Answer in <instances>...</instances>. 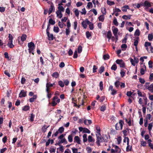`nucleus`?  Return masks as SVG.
I'll return each mask as SVG.
<instances>
[{
    "label": "nucleus",
    "instance_id": "obj_1",
    "mask_svg": "<svg viewBox=\"0 0 153 153\" xmlns=\"http://www.w3.org/2000/svg\"><path fill=\"white\" fill-rule=\"evenodd\" d=\"M97 137L96 143L98 146L100 145V143L103 142V136H102L101 134H96Z\"/></svg>",
    "mask_w": 153,
    "mask_h": 153
},
{
    "label": "nucleus",
    "instance_id": "obj_2",
    "mask_svg": "<svg viewBox=\"0 0 153 153\" xmlns=\"http://www.w3.org/2000/svg\"><path fill=\"white\" fill-rule=\"evenodd\" d=\"M28 47L29 48V52L30 53H32L33 55L34 54V50L35 48V46L34 43L33 42H30L28 44Z\"/></svg>",
    "mask_w": 153,
    "mask_h": 153
},
{
    "label": "nucleus",
    "instance_id": "obj_3",
    "mask_svg": "<svg viewBox=\"0 0 153 153\" xmlns=\"http://www.w3.org/2000/svg\"><path fill=\"white\" fill-rule=\"evenodd\" d=\"M60 101V99L58 98V97L56 96H55L52 98V102L51 104L52 106L54 107L57 105V103H59Z\"/></svg>",
    "mask_w": 153,
    "mask_h": 153
},
{
    "label": "nucleus",
    "instance_id": "obj_4",
    "mask_svg": "<svg viewBox=\"0 0 153 153\" xmlns=\"http://www.w3.org/2000/svg\"><path fill=\"white\" fill-rule=\"evenodd\" d=\"M120 126H118V123H117L115 125V129L116 130H122L123 125L124 124V122L122 120H120L119 122Z\"/></svg>",
    "mask_w": 153,
    "mask_h": 153
},
{
    "label": "nucleus",
    "instance_id": "obj_5",
    "mask_svg": "<svg viewBox=\"0 0 153 153\" xmlns=\"http://www.w3.org/2000/svg\"><path fill=\"white\" fill-rule=\"evenodd\" d=\"M150 82H146L144 86L146 89H148L151 92H153V84L152 83L149 85Z\"/></svg>",
    "mask_w": 153,
    "mask_h": 153
},
{
    "label": "nucleus",
    "instance_id": "obj_6",
    "mask_svg": "<svg viewBox=\"0 0 153 153\" xmlns=\"http://www.w3.org/2000/svg\"><path fill=\"white\" fill-rule=\"evenodd\" d=\"M116 62L120 65V67L124 68L125 66V64L122 59H117L116 61Z\"/></svg>",
    "mask_w": 153,
    "mask_h": 153
},
{
    "label": "nucleus",
    "instance_id": "obj_7",
    "mask_svg": "<svg viewBox=\"0 0 153 153\" xmlns=\"http://www.w3.org/2000/svg\"><path fill=\"white\" fill-rule=\"evenodd\" d=\"M46 33L48 38L49 40H53L55 38V37L53 36V35L52 34L50 33L49 31L46 32Z\"/></svg>",
    "mask_w": 153,
    "mask_h": 153
},
{
    "label": "nucleus",
    "instance_id": "obj_8",
    "mask_svg": "<svg viewBox=\"0 0 153 153\" xmlns=\"http://www.w3.org/2000/svg\"><path fill=\"white\" fill-rule=\"evenodd\" d=\"M112 30L114 35L116 37H117V34L118 31V28L117 27H116L113 26L112 27Z\"/></svg>",
    "mask_w": 153,
    "mask_h": 153
},
{
    "label": "nucleus",
    "instance_id": "obj_9",
    "mask_svg": "<svg viewBox=\"0 0 153 153\" xmlns=\"http://www.w3.org/2000/svg\"><path fill=\"white\" fill-rule=\"evenodd\" d=\"M27 96V91H25L24 90H21L20 92L19 97H26Z\"/></svg>",
    "mask_w": 153,
    "mask_h": 153
},
{
    "label": "nucleus",
    "instance_id": "obj_10",
    "mask_svg": "<svg viewBox=\"0 0 153 153\" xmlns=\"http://www.w3.org/2000/svg\"><path fill=\"white\" fill-rule=\"evenodd\" d=\"M55 8L53 4L52 3L51 4V6L49 8V10L48 12V15H50L51 13L53 12L54 11Z\"/></svg>",
    "mask_w": 153,
    "mask_h": 153
},
{
    "label": "nucleus",
    "instance_id": "obj_11",
    "mask_svg": "<svg viewBox=\"0 0 153 153\" xmlns=\"http://www.w3.org/2000/svg\"><path fill=\"white\" fill-rule=\"evenodd\" d=\"M152 4H153V3L152 2H150L147 0L145 1L144 2L145 7H150L152 6Z\"/></svg>",
    "mask_w": 153,
    "mask_h": 153
},
{
    "label": "nucleus",
    "instance_id": "obj_12",
    "mask_svg": "<svg viewBox=\"0 0 153 153\" xmlns=\"http://www.w3.org/2000/svg\"><path fill=\"white\" fill-rule=\"evenodd\" d=\"M87 23L89 25V28L91 30L93 29L94 28V25L92 22H90L89 20H87Z\"/></svg>",
    "mask_w": 153,
    "mask_h": 153
},
{
    "label": "nucleus",
    "instance_id": "obj_13",
    "mask_svg": "<svg viewBox=\"0 0 153 153\" xmlns=\"http://www.w3.org/2000/svg\"><path fill=\"white\" fill-rule=\"evenodd\" d=\"M129 130H130V129L127 128H126V129L124 130L122 132L124 136H127L128 134V133H129Z\"/></svg>",
    "mask_w": 153,
    "mask_h": 153
},
{
    "label": "nucleus",
    "instance_id": "obj_14",
    "mask_svg": "<svg viewBox=\"0 0 153 153\" xmlns=\"http://www.w3.org/2000/svg\"><path fill=\"white\" fill-rule=\"evenodd\" d=\"M74 142H76L78 144H80V140L78 136H75L74 139Z\"/></svg>",
    "mask_w": 153,
    "mask_h": 153
},
{
    "label": "nucleus",
    "instance_id": "obj_15",
    "mask_svg": "<svg viewBox=\"0 0 153 153\" xmlns=\"http://www.w3.org/2000/svg\"><path fill=\"white\" fill-rule=\"evenodd\" d=\"M88 20L87 19H86L85 21H83L82 22V25L83 28L85 29L87 27V21Z\"/></svg>",
    "mask_w": 153,
    "mask_h": 153
},
{
    "label": "nucleus",
    "instance_id": "obj_16",
    "mask_svg": "<svg viewBox=\"0 0 153 153\" xmlns=\"http://www.w3.org/2000/svg\"><path fill=\"white\" fill-rule=\"evenodd\" d=\"M113 147H114L115 149V150L116 152V153H120L121 151V150L116 145H113Z\"/></svg>",
    "mask_w": 153,
    "mask_h": 153
},
{
    "label": "nucleus",
    "instance_id": "obj_17",
    "mask_svg": "<svg viewBox=\"0 0 153 153\" xmlns=\"http://www.w3.org/2000/svg\"><path fill=\"white\" fill-rule=\"evenodd\" d=\"M103 142L107 143L108 141V136L107 134H105L103 135Z\"/></svg>",
    "mask_w": 153,
    "mask_h": 153
},
{
    "label": "nucleus",
    "instance_id": "obj_18",
    "mask_svg": "<svg viewBox=\"0 0 153 153\" xmlns=\"http://www.w3.org/2000/svg\"><path fill=\"white\" fill-rule=\"evenodd\" d=\"M60 10H57L56 12V14L57 16H58L59 18L60 19L62 17V14Z\"/></svg>",
    "mask_w": 153,
    "mask_h": 153
},
{
    "label": "nucleus",
    "instance_id": "obj_19",
    "mask_svg": "<svg viewBox=\"0 0 153 153\" xmlns=\"http://www.w3.org/2000/svg\"><path fill=\"white\" fill-rule=\"evenodd\" d=\"M131 15H124L122 16V18L124 19L127 20L131 19Z\"/></svg>",
    "mask_w": 153,
    "mask_h": 153
},
{
    "label": "nucleus",
    "instance_id": "obj_20",
    "mask_svg": "<svg viewBox=\"0 0 153 153\" xmlns=\"http://www.w3.org/2000/svg\"><path fill=\"white\" fill-rule=\"evenodd\" d=\"M84 123L86 125H88L92 123V121L91 120H85L84 121Z\"/></svg>",
    "mask_w": 153,
    "mask_h": 153
},
{
    "label": "nucleus",
    "instance_id": "obj_21",
    "mask_svg": "<svg viewBox=\"0 0 153 153\" xmlns=\"http://www.w3.org/2000/svg\"><path fill=\"white\" fill-rule=\"evenodd\" d=\"M49 127V126H47L46 125H44L42 128L41 130L43 133H45L47 131V128Z\"/></svg>",
    "mask_w": 153,
    "mask_h": 153
},
{
    "label": "nucleus",
    "instance_id": "obj_22",
    "mask_svg": "<svg viewBox=\"0 0 153 153\" xmlns=\"http://www.w3.org/2000/svg\"><path fill=\"white\" fill-rule=\"evenodd\" d=\"M129 6L127 5H126L122 7V10L123 12H126L127 9H129Z\"/></svg>",
    "mask_w": 153,
    "mask_h": 153
},
{
    "label": "nucleus",
    "instance_id": "obj_23",
    "mask_svg": "<svg viewBox=\"0 0 153 153\" xmlns=\"http://www.w3.org/2000/svg\"><path fill=\"white\" fill-rule=\"evenodd\" d=\"M88 142L90 143L91 142H94L95 140V139L93 138L91 136L89 135L88 137Z\"/></svg>",
    "mask_w": 153,
    "mask_h": 153
},
{
    "label": "nucleus",
    "instance_id": "obj_24",
    "mask_svg": "<svg viewBox=\"0 0 153 153\" xmlns=\"http://www.w3.org/2000/svg\"><path fill=\"white\" fill-rule=\"evenodd\" d=\"M137 94L138 95V96L140 97H144L145 96H146V94L145 93H144L143 94H142V92L140 91L139 90H137Z\"/></svg>",
    "mask_w": 153,
    "mask_h": 153
},
{
    "label": "nucleus",
    "instance_id": "obj_25",
    "mask_svg": "<svg viewBox=\"0 0 153 153\" xmlns=\"http://www.w3.org/2000/svg\"><path fill=\"white\" fill-rule=\"evenodd\" d=\"M153 126V125L152 123H151L149 124L148 129L149 130V133H150L151 132V130Z\"/></svg>",
    "mask_w": 153,
    "mask_h": 153
},
{
    "label": "nucleus",
    "instance_id": "obj_26",
    "mask_svg": "<svg viewBox=\"0 0 153 153\" xmlns=\"http://www.w3.org/2000/svg\"><path fill=\"white\" fill-rule=\"evenodd\" d=\"M126 140H127V146L126 148V151L127 152H129L130 151V150H128V147H129L130 146L129 145V138L128 137H126Z\"/></svg>",
    "mask_w": 153,
    "mask_h": 153
},
{
    "label": "nucleus",
    "instance_id": "obj_27",
    "mask_svg": "<svg viewBox=\"0 0 153 153\" xmlns=\"http://www.w3.org/2000/svg\"><path fill=\"white\" fill-rule=\"evenodd\" d=\"M139 40V37H137L136 38V39H134V45L135 46H137L138 43V40Z\"/></svg>",
    "mask_w": 153,
    "mask_h": 153
},
{
    "label": "nucleus",
    "instance_id": "obj_28",
    "mask_svg": "<svg viewBox=\"0 0 153 153\" xmlns=\"http://www.w3.org/2000/svg\"><path fill=\"white\" fill-rule=\"evenodd\" d=\"M96 130L97 131L96 132V134H100L101 132V130L100 127L99 126H97L96 127Z\"/></svg>",
    "mask_w": 153,
    "mask_h": 153
},
{
    "label": "nucleus",
    "instance_id": "obj_29",
    "mask_svg": "<svg viewBox=\"0 0 153 153\" xmlns=\"http://www.w3.org/2000/svg\"><path fill=\"white\" fill-rule=\"evenodd\" d=\"M105 70V68L103 66H101L98 70L99 73L101 74Z\"/></svg>",
    "mask_w": 153,
    "mask_h": 153
},
{
    "label": "nucleus",
    "instance_id": "obj_30",
    "mask_svg": "<svg viewBox=\"0 0 153 153\" xmlns=\"http://www.w3.org/2000/svg\"><path fill=\"white\" fill-rule=\"evenodd\" d=\"M52 76L53 77L57 78L59 76V74L57 72H55L52 74Z\"/></svg>",
    "mask_w": 153,
    "mask_h": 153
},
{
    "label": "nucleus",
    "instance_id": "obj_31",
    "mask_svg": "<svg viewBox=\"0 0 153 153\" xmlns=\"http://www.w3.org/2000/svg\"><path fill=\"white\" fill-rule=\"evenodd\" d=\"M4 57L5 58L7 59L8 60H11V58L9 57L8 55V53L7 52H5L4 53Z\"/></svg>",
    "mask_w": 153,
    "mask_h": 153
},
{
    "label": "nucleus",
    "instance_id": "obj_32",
    "mask_svg": "<svg viewBox=\"0 0 153 153\" xmlns=\"http://www.w3.org/2000/svg\"><path fill=\"white\" fill-rule=\"evenodd\" d=\"M106 105L105 104L102 105L100 108L101 111H104L106 110Z\"/></svg>",
    "mask_w": 153,
    "mask_h": 153
},
{
    "label": "nucleus",
    "instance_id": "obj_33",
    "mask_svg": "<svg viewBox=\"0 0 153 153\" xmlns=\"http://www.w3.org/2000/svg\"><path fill=\"white\" fill-rule=\"evenodd\" d=\"M27 35L26 34H23L21 37V39L22 42H24L26 40L27 38Z\"/></svg>",
    "mask_w": 153,
    "mask_h": 153
},
{
    "label": "nucleus",
    "instance_id": "obj_34",
    "mask_svg": "<svg viewBox=\"0 0 153 153\" xmlns=\"http://www.w3.org/2000/svg\"><path fill=\"white\" fill-rule=\"evenodd\" d=\"M145 47H147L146 48V50L148 51V48L147 47L148 46H150L151 45V42H146L145 43L144 45Z\"/></svg>",
    "mask_w": 153,
    "mask_h": 153
},
{
    "label": "nucleus",
    "instance_id": "obj_35",
    "mask_svg": "<svg viewBox=\"0 0 153 153\" xmlns=\"http://www.w3.org/2000/svg\"><path fill=\"white\" fill-rule=\"evenodd\" d=\"M99 20L100 21L103 22L104 21V16L103 15H100L98 17Z\"/></svg>",
    "mask_w": 153,
    "mask_h": 153
},
{
    "label": "nucleus",
    "instance_id": "obj_36",
    "mask_svg": "<svg viewBox=\"0 0 153 153\" xmlns=\"http://www.w3.org/2000/svg\"><path fill=\"white\" fill-rule=\"evenodd\" d=\"M7 46L10 48H13L14 46L13 44V42L9 41L7 45Z\"/></svg>",
    "mask_w": 153,
    "mask_h": 153
},
{
    "label": "nucleus",
    "instance_id": "obj_37",
    "mask_svg": "<svg viewBox=\"0 0 153 153\" xmlns=\"http://www.w3.org/2000/svg\"><path fill=\"white\" fill-rule=\"evenodd\" d=\"M140 34V32L138 29H137L134 33V35L139 36Z\"/></svg>",
    "mask_w": 153,
    "mask_h": 153
},
{
    "label": "nucleus",
    "instance_id": "obj_38",
    "mask_svg": "<svg viewBox=\"0 0 153 153\" xmlns=\"http://www.w3.org/2000/svg\"><path fill=\"white\" fill-rule=\"evenodd\" d=\"M34 117L35 115L33 114V113H32L30 116V118L29 119L30 121L32 122L33 121Z\"/></svg>",
    "mask_w": 153,
    "mask_h": 153
},
{
    "label": "nucleus",
    "instance_id": "obj_39",
    "mask_svg": "<svg viewBox=\"0 0 153 153\" xmlns=\"http://www.w3.org/2000/svg\"><path fill=\"white\" fill-rule=\"evenodd\" d=\"M64 130V128L63 127H61L59 128L58 130V132L60 133H62Z\"/></svg>",
    "mask_w": 153,
    "mask_h": 153
},
{
    "label": "nucleus",
    "instance_id": "obj_40",
    "mask_svg": "<svg viewBox=\"0 0 153 153\" xmlns=\"http://www.w3.org/2000/svg\"><path fill=\"white\" fill-rule=\"evenodd\" d=\"M112 33L110 30L108 31L107 33V37L110 39L112 36Z\"/></svg>",
    "mask_w": 153,
    "mask_h": 153
},
{
    "label": "nucleus",
    "instance_id": "obj_41",
    "mask_svg": "<svg viewBox=\"0 0 153 153\" xmlns=\"http://www.w3.org/2000/svg\"><path fill=\"white\" fill-rule=\"evenodd\" d=\"M117 68V66L115 64H114L111 67V69L112 70L115 71Z\"/></svg>",
    "mask_w": 153,
    "mask_h": 153
},
{
    "label": "nucleus",
    "instance_id": "obj_42",
    "mask_svg": "<svg viewBox=\"0 0 153 153\" xmlns=\"http://www.w3.org/2000/svg\"><path fill=\"white\" fill-rule=\"evenodd\" d=\"M153 39V35L152 33L149 34L148 36V40L151 41H152Z\"/></svg>",
    "mask_w": 153,
    "mask_h": 153
},
{
    "label": "nucleus",
    "instance_id": "obj_43",
    "mask_svg": "<svg viewBox=\"0 0 153 153\" xmlns=\"http://www.w3.org/2000/svg\"><path fill=\"white\" fill-rule=\"evenodd\" d=\"M30 106L28 105H25L22 108V110L24 111H27L30 109Z\"/></svg>",
    "mask_w": 153,
    "mask_h": 153
},
{
    "label": "nucleus",
    "instance_id": "obj_44",
    "mask_svg": "<svg viewBox=\"0 0 153 153\" xmlns=\"http://www.w3.org/2000/svg\"><path fill=\"white\" fill-rule=\"evenodd\" d=\"M91 132L90 131L86 128H84V129L83 131V133H87L88 134L90 133Z\"/></svg>",
    "mask_w": 153,
    "mask_h": 153
},
{
    "label": "nucleus",
    "instance_id": "obj_45",
    "mask_svg": "<svg viewBox=\"0 0 153 153\" xmlns=\"http://www.w3.org/2000/svg\"><path fill=\"white\" fill-rule=\"evenodd\" d=\"M120 82L119 81L117 80L114 83L115 86L117 88H118L120 85Z\"/></svg>",
    "mask_w": 153,
    "mask_h": 153
},
{
    "label": "nucleus",
    "instance_id": "obj_46",
    "mask_svg": "<svg viewBox=\"0 0 153 153\" xmlns=\"http://www.w3.org/2000/svg\"><path fill=\"white\" fill-rule=\"evenodd\" d=\"M73 136L71 134L69 135L68 137V139L69 142H72L73 141Z\"/></svg>",
    "mask_w": 153,
    "mask_h": 153
},
{
    "label": "nucleus",
    "instance_id": "obj_47",
    "mask_svg": "<svg viewBox=\"0 0 153 153\" xmlns=\"http://www.w3.org/2000/svg\"><path fill=\"white\" fill-rule=\"evenodd\" d=\"M107 3L108 5L110 6L114 5L115 4V3L114 1H110L109 0H107Z\"/></svg>",
    "mask_w": 153,
    "mask_h": 153
},
{
    "label": "nucleus",
    "instance_id": "obj_48",
    "mask_svg": "<svg viewBox=\"0 0 153 153\" xmlns=\"http://www.w3.org/2000/svg\"><path fill=\"white\" fill-rule=\"evenodd\" d=\"M55 22L51 18L49 19V23L50 25H54L55 24Z\"/></svg>",
    "mask_w": 153,
    "mask_h": 153
},
{
    "label": "nucleus",
    "instance_id": "obj_49",
    "mask_svg": "<svg viewBox=\"0 0 153 153\" xmlns=\"http://www.w3.org/2000/svg\"><path fill=\"white\" fill-rule=\"evenodd\" d=\"M59 31V29L58 27L54 26L53 27V31L55 33H58Z\"/></svg>",
    "mask_w": 153,
    "mask_h": 153
},
{
    "label": "nucleus",
    "instance_id": "obj_50",
    "mask_svg": "<svg viewBox=\"0 0 153 153\" xmlns=\"http://www.w3.org/2000/svg\"><path fill=\"white\" fill-rule=\"evenodd\" d=\"M87 135L86 134H84L83 136V141L84 143L87 141Z\"/></svg>",
    "mask_w": 153,
    "mask_h": 153
},
{
    "label": "nucleus",
    "instance_id": "obj_51",
    "mask_svg": "<svg viewBox=\"0 0 153 153\" xmlns=\"http://www.w3.org/2000/svg\"><path fill=\"white\" fill-rule=\"evenodd\" d=\"M147 56H144L143 57H141L140 58V60L141 62H142L140 63V64H142L143 62L144 61V59H147Z\"/></svg>",
    "mask_w": 153,
    "mask_h": 153
},
{
    "label": "nucleus",
    "instance_id": "obj_52",
    "mask_svg": "<svg viewBox=\"0 0 153 153\" xmlns=\"http://www.w3.org/2000/svg\"><path fill=\"white\" fill-rule=\"evenodd\" d=\"M110 56L108 54H105L103 56V59L105 60H107L109 59Z\"/></svg>",
    "mask_w": 153,
    "mask_h": 153
},
{
    "label": "nucleus",
    "instance_id": "obj_53",
    "mask_svg": "<svg viewBox=\"0 0 153 153\" xmlns=\"http://www.w3.org/2000/svg\"><path fill=\"white\" fill-rule=\"evenodd\" d=\"M113 23L116 26H117L118 25V23L117 21V19L114 17V19L113 20Z\"/></svg>",
    "mask_w": 153,
    "mask_h": 153
},
{
    "label": "nucleus",
    "instance_id": "obj_54",
    "mask_svg": "<svg viewBox=\"0 0 153 153\" xmlns=\"http://www.w3.org/2000/svg\"><path fill=\"white\" fill-rule=\"evenodd\" d=\"M58 84L61 87H63L64 86V82L61 80H60L58 82Z\"/></svg>",
    "mask_w": 153,
    "mask_h": 153
},
{
    "label": "nucleus",
    "instance_id": "obj_55",
    "mask_svg": "<svg viewBox=\"0 0 153 153\" xmlns=\"http://www.w3.org/2000/svg\"><path fill=\"white\" fill-rule=\"evenodd\" d=\"M141 117L140 119L139 123L140 125L142 126L143 124V118L142 114L141 115Z\"/></svg>",
    "mask_w": 153,
    "mask_h": 153
},
{
    "label": "nucleus",
    "instance_id": "obj_56",
    "mask_svg": "<svg viewBox=\"0 0 153 153\" xmlns=\"http://www.w3.org/2000/svg\"><path fill=\"white\" fill-rule=\"evenodd\" d=\"M114 13L112 14V15H113L114 13L116 12H121V10L119 8H115V9L113 10Z\"/></svg>",
    "mask_w": 153,
    "mask_h": 153
},
{
    "label": "nucleus",
    "instance_id": "obj_57",
    "mask_svg": "<svg viewBox=\"0 0 153 153\" xmlns=\"http://www.w3.org/2000/svg\"><path fill=\"white\" fill-rule=\"evenodd\" d=\"M100 90L102 91L103 89V84L102 81H101L100 82Z\"/></svg>",
    "mask_w": 153,
    "mask_h": 153
},
{
    "label": "nucleus",
    "instance_id": "obj_58",
    "mask_svg": "<svg viewBox=\"0 0 153 153\" xmlns=\"http://www.w3.org/2000/svg\"><path fill=\"white\" fill-rule=\"evenodd\" d=\"M122 140V137L121 136H119L117 137V141L118 144H120L121 143Z\"/></svg>",
    "mask_w": 153,
    "mask_h": 153
},
{
    "label": "nucleus",
    "instance_id": "obj_59",
    "mask_svg": "<svg viewBox=\"0 0 153 153\" xmlns=\"http://www.w3.org/2000/svg\"><path fill=\"white\" fill-rule=\"evenodd\" d=\"M78 131V130H77L76 129H75L74 131H72L71 132V135H72L74 136V135H75V134H76V133Z\"/></svg>",
    "mask_w": 153,
    "mask_h": 153
},
{
    "label": "nucleus",
    "instance_id": "obj_60",
    "mask_svg": "<svg viewBox=\"0 0 153 153\" xmlns=\"http://www.w3.org/2000/svg\"><path fill=\"white\" fill-rule=\"evenodd\" d=\"M8 38H9V41L10 42H13V36L11 34H9V36H8Z\"/></svg>",
    "mask_w": 153,
    "mask_h": 153
},
{
    "label": "nucleus",
    "instance_id": "obj_61",
    "mask_svg": "<svg viewBox=\"0 0 153 153\" xmlns=\"http://www.w3.org/2000/svg\"><path fill=\"white\" fill-rule=\"evenodd\" d=\"M82 51V47L81 45H79L78 48V52L79 53H81Z\"/></svg>",
    "mask_w": 153,
    "mask_h": 153
},
{
    "label": "nucleus",
    "instance_id": "obj_62",
    "mask_svg": "<svg viewBox=\"0 0 153 153\" xmlns=\"http://www.w3.org/2000/svg\"><path fill=\"white\" fill-rule=\"evenodd\" d=\"M58 10H60L61 12H64V8L62 6H59L58 7Z\"/></svg>",
    "mask_w": 153,
    "mask_h": 153
},
{
    "label": "nucleus",
    "instance_id": "obj_63",
    "mask_svg": "<svg viewBox=\"0 0 153 153\" xmlns=\"http://www.w3.org/2000/svg\"><path fill=\"white\" fill-rule=\"evenodd\" d=\"M53 87L52 85L50 82H47L46 84V87H48L50 89V88Z\"/></svg>",
    "mask_w": 153,
    "mask_h": 153
},
{
    "label": "nucleus",
    "instance_id": "obj_64",
    "mask_svg": "<svg viewBox=\"0 0 153 153\" xmlns=\"http://www.w3.org/2000/svg\"><path fill=\"white\" fill-rule=\"evenodd\" d=\"M86 37L88 39H89L90 37L91 36V33L88 31H87L86 32Z\"/></svg>",
    "mask_w": 153,
    "mask_h": 153
}]
</instances>
